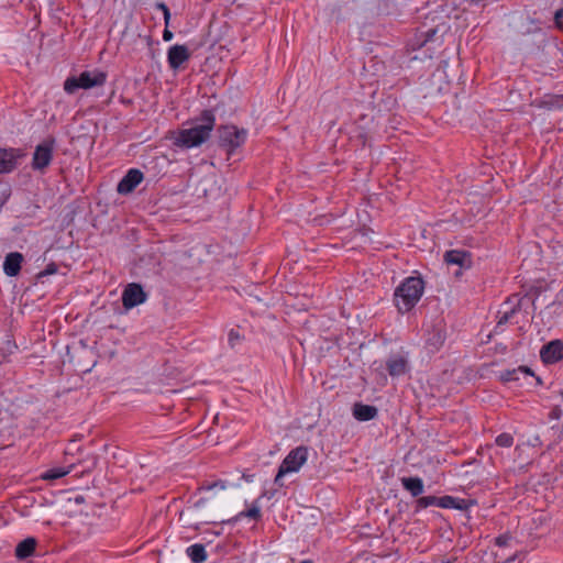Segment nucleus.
Segmentation results:
<instances>
[{
	"mask_svg": "<svg viewBox=\"0 0 563 563\" xmlns=\"http://www.w3.org/2000/svg\"><path fill=\"white\" fill-rule=\"evenodd\" d=\"M216 125V115L212 110H203L194 121V125L179 131L175 139V145L191 148L205 143Z\"/></svg>",
	"mask_w": 563,
	"mask_h": 563,
	"instance_id": "f257e3e1",
	"label": "nucleus"
},
{
	"mask_svg": "<svg viewBox=\"0 0 563 563\" xmlns=\"http://www.w3.org/2000/svg\"><path fill=\"white\" fill-rule=\"evenodd\" d=\"M424 282L420 276L405 278L394 291V303L400 313L409 312L421 299Z\"/></svg>",
	"mask_w": 563,
	"mask_h": 563,
	"instance_id": "f03ea898",
	"label": "nucleus"
},
{
	"mask_svg": "<svg viewBox=\"0 0 563 563\" xmlns=\"http://www.w3.org/2000/svg\"><path fill=\"white\" fill-rule=\"evenodd\" d=\"M107 81V74L95 69L85 70L79 76H69L64 81V90L68 95H74L79 89H91L95 87H102Z\"/></svg>",
	"mask_w": 563,
	"mask_h": 563,
	"instance_id": "7ed1b4c3",
	"label": "nucleus"
},
{
	"mask_svg": "<svg viewBox=\"0 0 563 563\" xmlns=\"http://www.w3.org/2000/svg\"><path fill=\"white\" fill-rule=\"evenodd\" d=\"M247 137L245 129H239L236 125H222L219 129V141L222 147H225L229 154H232L238 147L243 145Z\"/></svg>",
	"mask_w": 563,
	"mask_h": 563,
	"instance_id": "20e7f679",
	"label": "nucleus"
},
{
	"mask_svg": "<svg viewBox=\"0 0 563 563\" xmlns=\"http://www.w3.org/2000/svg\"><path fill=\"white\" fill-rule=\"evenodd\" d=\"M308 449L306 446H297L292 449L279 465V475L298 472L307 462Z\"/></svg>",
	"mask_w": 563,
	"mask_h": 563,
	"instance_id": "39448f33",
	"label": "nucleus"
},
{
	"mask_svg": "<svg viewBox=\"0 0 563 563\" xmlns=\"http://www.w3.org/2000/svg\"><path fill=\"white\" fill-rule=\"evenodd\" d=\"M55 143L54 137H48L35 147L32 162L34 169L43 170L51 164Z\"/></svg>",
	"mask_w": 563,
	"mask_h": 563,
	"instance_id": "423d86ee",
	"label": "nucleus"
},
{
	"mask_svg": "<svg viewBox=\"0 0 563 563\" xmlns=\"http://www.w3.org/2000/svg\"><path fill=\"white\" fill-rule=\"evenodd\" d=\"M147 299V294L140 284H129L122 292V305L125 309H132L142 305Z\"/></svg>",
	"mask_w": 563,
	"mask_h": 563,
	"instance_id": "0eeeda50",
	"label": "nucleus"
},
{
	"mask_svg": "<svg viewBox=\"0 0 563 563\" xmlns=\"http://www.w3.org/2000/svg\"><path fill=\"white\" fill-rule=\"evenodd\" d=\"M521 298L519 295H512L505 301L498 311L497 327L511 322L516 313L520 310Z\"/></svg>",
	"mask_w": 563,
	"mask_h": 563,
	"instance_id": "6e6552de",
	"label": "nucleus"
},
{
	"mask_svg": "<svg viewBox=\"0 0 563 563\" xmlns=\"http://www.w3.org/2000/svg\"><path fill=\"white\" fill-rule=\"evenodd\" d=\"M540 358L544 364H554L563 361V341L553 340L540 350Z\"/></svg>",
	"mask_w": 563,
	"mask_h": 563,
	"instance_id": "1a4fd4ad",
	"label": "nucleus"
},
{
	"mask_svg": "<svg viewBox=\"0 0 563 563\" xmlns=\"http://www.w3.org/2000/svg\"><path fill=\"white\" fill-rule=\"evenodd\" d=\"M191 54L186 45L175 44L168 48L167 62L172 69L176 70L188 62Z\"/></svg>",
	"mask_w": 563,
	"mask_h": 563,
	"instance_id": "9d476101",
	"label": "nucleus"
},
{
	"mask_svg": "<svg viewBox=\"0 0 563 563\" xmlns=\"http://www.w3.org/2000/svg\"><path fill=\"white\" fill-rule=\"evenodd\" d=\"M143 180V173L140 169L131 168L119 181L117 191L121 195L132 192Z\"/></svg>",
	"mask_w": 563,
	"mask_h": 563,
	"instance_id": "9b49d317",
	"label": "nucleus"
},
{
	"mask_svg": "<svg viewBox=\"0 0 563 563\" xmlns=\"http://www.w3.org/2000/svg\"><path fill=\"white\" fill-rule=\"evenodd\" d=\"M448 265H457L460 268H468L472 265V255L465 250H450L444 254Z\"/></svg>",
	"mask_w": 563,
	"mask_h": 563,
	"instance_id": "f8f14e48",
	"label": "nucleus"
},
{
	"mask_svg": "<svg viewBox=\"0 0 563 563\" xmlns=\"http://www.w3.org/2000/svg\"><path fill=\"white\" fill-rule=\"evenodd\" d=\"M408 360L401 354L390 355L386 361V369L391 377H398L407 373Z\"/></svg>",
	"mask_w": 563,
	"mask_h": 563,
	"instance_id": "ddd939ff",
	"label": "nucleus"
},
{
	"mask_svg": "<svg viewBox=\"0 0 563 563\" xmlns=\"http://www.w3.org/2000/svg\"><path fill=\"white\" fill-rule=\"evenodd\" d=\"M445 341V332L441 327H433L427 334L426 347L431 353L438 352Z\"/></svg>",
	"mask_w": 563,
	"mask_h": 563,
	"instance_id": "4468645a",
	"label": "nucleus"
},
{
	"mask_svg": "<svg viewBox=\"0 0 563 563\" xmlns=\"http://www.w3.org/2000/svg\"><path fill=\"white\" fill-rule=\"evenodd\" d=\"M352 413L357 421H369L377 417L378 409L372 405L355 402L353 405Z\"/></svg>",
	"mask_w": 563,
	"mask_h": 563,
	"instance_id": "2eb2a0df",
	"label": "nucleus"
},
{
	"mask_svg": "<svg viewBox=\"0 0 563 563\" xmlns=\"http://www.w3.org/2000/svg\"><path fill=\"white\" fill-rule=\"evenodd\" d=\"M23 255L19 252L9 253L3 262V271L10 276L14 277L20 273Z\"/></svg>",
	"mask_w": 563,
	"mask_h": 563,
	"instance_id": "dca6fc26",
	"label": "nucleus"
},
{
	"mask_svg": "<svg viewBox=\"0 0 563 563\" xmlns=\"http://www.w3.org/2000/svg\"><path fill=\"white\" fill-rule=\"evenodd\" d=\"M16 154L13 148H0V174L12 172L16 166Z\"/></svg>",
	"mask_w": 563,
	"mask_h": 563,
	"instance_id": "f3484780",
	"label": "nucleus"
},
{
	"mask_svg": "<svg viewBox=\"0 0 563 563\" xmlns=\"http://www.w3.org/2000/svg\"><path fill=\"white\" fill-rule=\"evenodd\" d=\"M36 544H37V541L33 537H29V538L24 539L16 545L15 556L19 560H25V559L30 558L35 552Z\"/></svg>",
	"mask_w": 563,
	"mask_h": 563,
	"instance_id": "a211bd4d",
	"label": "nucleus"
},
{
	"mask_svg": "<svg viewBox=\"0 0 563 563\" xmlns=\"http://www.w3.org/2000/svg\"><path fill=\"white\" fill-rule=\"evenodd\" d=\"M521 376H533V373L527 366H519L517 368L506 369L500 373V379L504 383L518 382Z\"/></svg>",
	"mask_w": 563,
	"mask_h": 563,
	"instance_id": "6ab92c4d",
	"label": "nucleus"
},
{
	"mask_svg": "<svg viewBox=\"0 0 563 563\" xmlns=\"http://www.w3.org/2000/svg\"><path fill=\"white\" fill-rule=\"evenodd\" d=\"M401 485L413 497H418L423 493V482L420 477H402Z\"/></svg>",
	"mask_w": 563,
	"mask_h": 563,
	"instance_id": "aec40b11",
	"label": "nucleus"
},
{
	"mask_svg": "<svg viewBox=\"0 0 563 563\" xmlns=\"http://www.w3.org/2000/svg\"><path fill=\"white\" fill-rule=\"evenodd\" d=\"M187 556L192 563H202L207 560L206 548L201 543H195L186 549Z\"/></svg>",
	"mask_w": 563,
	"mask_h": 563,
	"instance_id": "412c9836",
	"label": "nucleus"
},
{
	"mask_svg": "<svg viewBox=\"0 0 563 563\" xmlns=\"http://www.w3.org/2000/svg\"><path fill=\"white\" fill-rule=\"evenodd\" d=\"M74 467L75 464H70L68 467H53L43 473L42 478L45 481H55L62 478L69 474Z\"/></svg>",
	"mask_w": 563,
	"mask_h": 563,
	"instance_id": "4be33fe9",
	"label": "nucleus"
},
{
	"mask_svg": "<svg viewBox=\"0 0 563 563\" xmlns=\"http://www.w3.org/2000/svg\"><path fill=\"white\" fill-rule=\"evenodd\" d=\"M229 487V483L223 479H217V481H205L199 486V490H224Z\"/></svg>",
	"mask_w": 563,
	"mask_h": 563,
	"instance_id": "5701e85b",
	"label": "nucleus"
},
{
	"mask_svg": "<svg viewBox=\"0 0 563 563\" xmlns=\"http://www.w3.org/2000/svg\"><path fill=\"white\" fill-rule=\"evenodd\" d=\"M258 501L260 498H257L247 510L241 511L238 517H247L255 521L260 520L262 517V512Z\"/></svg>",
	"mask_w": 563,
	"mask_h": 563,
	"instance_id": "b1692460",
	"label": "nucleus"
},
{
	"mask_svg": "<svg viewBox=\"0 0 563 563\" xmlns=\"http://www.w3.org/2000/svg\"><path fill=\"white\" fill-rule=\"evenodd\" d=\"M430 506L438 507V497L435 496H423L417 499V510L428 508Z\"/></svg>",
	"mask_w": 563,
	"mask_h": 563,
	"instance_id": "393cba45",
	"label": "nucleus"
},
{
	"mask_svg": "<svg viewBox=\"0 0 563 563\" xmlns=\"http://www.w3.org/2000/svg\"><path fill=\"white\" fill-rule=\"evenodd\" d=\"M495 443L500 448H510L514 444V437L507 432L500 433L496 437Z\"/></svg>",
	"mask_w": 563,
	"mask_h": 563,
	"instance_id": "a878e982",
	"label": "nucleus"
},
{
	"mask_svg": "<svg viewBox=\"0 0 563 563\" xmlns=\"http://www.w3.org/2000/svg\"><path fill=\"white\" fill-rule=\"evenodd\" d=\"M455 498L456 497L449 496V495L443 496V497H438V507L444 508V509H453Z\"/></svg>",
	"mask_w": 563,
	"mask_h": 563,
	"instance_id": "bb28decb",
	"label": "nucleus"
},
{
	"mask_svg": "<svg viewBox=\"0 0 563 563\" xmlns=\"http://www.w3.org/2000/svg\"><path fill=\"white\" fill-rule=\"evenodd\" d=\"M475 504L474 500L471 499H464V498H455V503L453 506V509L457 510H467L471 506Z\"/></svg>",
	"mask_w": 563,
	"mask_h": 563,
	"instance_id": "cd10ccee",
	"label": "nucleus"
},
{
	"mask_svg": "<svg viewBox=\"0 0 563 563\" xmlns=\"http://www.w3.org/2000/svg\"><path fill=\"white\" fill-rule=\"evenodd\" d=\"M155 7L163 12L165 25L168 26L170 20V11L168 7L164 2H157Z\"/></svg>",
	"mask_w": 563,
	"mask_h": 563,
	"instance_id": "c85d7f7f",
	"label": "nucleus"
},
{
	"mask_svg": "<svg viewBox=\"0 0 563 563\" xmlns=\"http://www.w3.org/2000/svg\"><path fill=\"white\" fill-rule=\"evenodd\" d=\"M510 541H511V537L507 536V534H504V536H499L496 539V544L498 547H508L510 544Z\"/></svg>",
	"mask_w": 563,
	"mask_h": 563,
	"instance_id": "c756f323",
	"label": "nucleus"
},
{
	"mask_svg": "<svg viewBox=\"0 0 563 563\" xmlns=\"http://www.w3.org/2000/svg\"><path fill=\"white\" fill-rule=\"evenodd\" d=\"M554 22L560 30H563V9H560L555 12Z\"/></svg>",
	"mask_w": 563,
	"mask_h": 563,
	"instance_id": "7c9ffc66",
	"label": "nucleus"
},
{
	"mask_svg": "<svg viewBox=\"0 0 563 563\" xmlns=\"http://www.w3.org/2000/svg\"><path fill=\"white\" fill-rule=\"evenodd\" d=\"M229 344L234 346L235 343L240 340V335L236 331L231 330L228 334Z\"/></svg>",
	"mask_w": 563,
	"mask_h": 563,
	"instance_id": "2f4dec72",
	"label": "nucleus"
},
{
	"mask_svg": "<svg viewBox=\"0 0 563 563\" xmlns=\"http://www.w3.org/2000/svg\"><path fill=\"white\" fill-rule=\"evenodd\" d=\"M437 33V30L435 29H429L428 31H426L423 33V36H424V40L423 42H429L433 38V36L435 35Z\"/></svg>",
	"mask_w": 563,
	"mask_h": 563,
	"instance_id": "473e14b6",
	"label": "nucleus"
},
{
	"mask_svg": "<svg viewBox=\"0 0 563 563\" xmlns=\"http://www.w3.org/2000/svg\"><path fill=\"white\" fill-rule=\"evenodd\" d=\"M174 37V34L172 31L168 30V26L165 25V30L163 31V40L168 42L172 41Z\"/></svg>",
	"mask_w": 563,
	"mask_h": 563,
	"instance_id": "72a5a7b5",
	"label": "nucleus"
},
{
	"mask_svg": "<svg viewBox=\"0 0 563 563\" xmlns=\"http://www.w3.org/2000/svg\"><path fill=\"white\" fill-rule=\"evenodd\" d=\"M284 476H285V475H279V471H278V472H277V474H276V476H275L274 483H275L276 485H278L279 487H283V486H284V483H283V481H282V479H283V477H284Z\"/></svg>",
	"mask_w": 563,
	"mask_h": 563,
	"instance_id": "f704fd0d",
	"label": "nucleus"
},
{
	"mask_svg": "<svg viewBox=\"0 0 563 563\" xmlns=\"http://www.w3.org/2000/svg\"><path fill=\"white\" fill-rule=\"evenodd\" d=\"M275 495V492H269V490H266L262 494V496H260L258 498L261 499L262 497H266L268 499L273 498Z\"/></svg>",
	"mask_w": 563,
	"mask_h": 563,
	"instance_id": "c9c22d12",
	"label": "nucleus"
},
{
	"mask_svg": "<svg viewBox=\"0 0 563 563\" xmlns=\"http://www.w3.org/2000/svg\"><path fill=\"white\" fill-rule=\"evenodd\" d=\"M243 478H244L246 482H252V479H253V475H245V474H243Z\"/></svg>",
	"mask_w": 563,
	"mask_h": 563,
	"instance_id": "e433bc0d",
	"label": "nucleus"
},
{
	"mask_svg": "<svg viewBox=\"0 0 563 563\" xmlns=\"http://www.w3.org/2000/svg\"><path fill=\"white\" fill-rule=\"evenodd\" d=\"M203 504H205V500H203V499H200V500H198V501L196 503V505H195V506H196V507H200V506H202Z\"/></svg>",
	"mask_w": 563,
	"mask_h": 563,
	"instance_id": "4c0bfd02",
	"label": "nucleus"
},
{
	"mask_svg": "<svg viewBox=\"0 0 563 563\" xmlns=\"http://www.w3.org/2000/svg\"><path fill=\"white\" fill-rule=\"evenodd\" d=\"M300 563H314L312 560H303Z\"/></svg>",
	"mask_w": 563,
	"mask_h": 563,
	"instance_id": "58836bf2",
	"label": "nucleus"
},
{
	"mask_svg": "<svg viewBox=\"0 0 563 563\" xmlns=\"http://www.w3.org/2000/svg\"><path fill=\"white\" fill-rule=\"evenodd\" d=\"M47 273H54V269H52V267H48Z\"/></svg>",
	"mask_w": 563,
	"mask_h": 563,
	"instance_id": "ea45409f",
	"label": "nucleus"
},
{
	"mask_svg": "<svg viewBox=\"0 0 563 563\" xmlns=\"http://www.w3.org/2000/svg\"><path fill=\"white\" fill-rule=\"evenodd\" d=\"M47 273H54V269H52V267H48Z\"/></svg>",
	"mask_w": 563,
	"mask_h": 563,
	"instance_id": "a19ab883",
	"label": "nucleus"
}]
</instances>
